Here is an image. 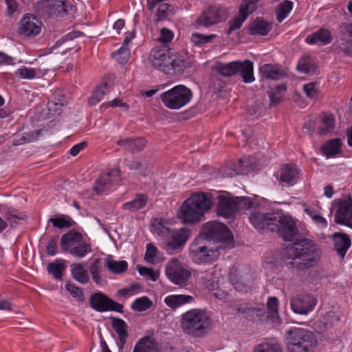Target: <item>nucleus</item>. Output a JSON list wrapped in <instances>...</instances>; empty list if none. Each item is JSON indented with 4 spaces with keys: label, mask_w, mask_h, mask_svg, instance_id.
Here are the masks:
<instances>
[{
    "label": "nucleus",
    "mask_w": 352,
    "mask_h": 352,
    "mask_svg": "<svg viewBox=\"0 0 352 352\" xmlns=\"http://www.w3.org/2000/svg\"><path fill=\"white\" fill-rule=\"evenodd\" d=\"M288 264L291 267L305 270L317 264L321 258L322 251L313 240L302 239L289 245L285 250Z\"/></svg>",
    "instance_id": "obj_1"
},
{
    "label": "nucleus",
    "mask_w": 352,
    "mask_h": 352,
    "mask_svg": "<svg viewBox=\"0 0 352 352\" xmlns=\"http://www.w3.org/2000/svg\"><path fill=\"white\" fill-rule=\"evenodd\" d=\"M212 206V197L210 194L196 192L183 203L178 217L184 223L199 222Z\"/></svg>",
    "instance_id": "obj_2"
},
{
    "label": "nucleus",
    "mask_w": 352,
    "mask_h": 352,
    "mask_svg": "<svg viewBox=\"0 0 352 352\" xmlns=\"http://www.w3.org/2000/svg\"><path fill=\"white\" fill-rule=\"evenodd\" d=\"M149 61L153 68L166 74L173 72H183L188 67V63L179 55L174 54L166 46L155 47L150 53Z\"/></svg>",
    "instance_id": "obj_3"
},
{
    "label": "nucleus",
    "mask_w": 352,
    "mask_h": 352,
    "mask_svg": "<svg viewBox=\"0 0 352 352\" xmlns=\"http://www.w3.org/2000/svg\"><path fill=\"white\" fill-rule=\"evenodd\" d=\"M180 324L184 333L202 338L210 330L212 320L205 309H192L182 315Z\"/></svg>",
    "instance_id": "obj_4"
},
{
    "label": "nucleus",
    "mask_w": 352,
    "mask_h": 352,
    "mask_svg": "<svg viewBox=\"0 0 352 352\" xmlns=\"http://www.w3.org/2000/svg\"><path fill=\"white\" fill-rule=\"evenodd\" d=\"M241 204H243L244 210L250 212L249 220L256 230L275 231L277 217L274 213L263 212L261 207L248 197H245Z\"/></svg>",
    "instance_id": "obj_5"
},
{
    "label": "nucleus",
    "mask_w": 352,
    "mask_h": 352,
    "mask_svg": "<svg viewBox=\"0 0 352 352\" xmlns=\"http://www.w3.org/2000/svg\"><path fill=\"white\" fill-rule=\"evenodd\" d=\"M223 250L213 244L211 240H206L198 236L189 248L190 257L195 263H208L216 261Z\"/></svg>",
    "instance_id": "obj_6"
},
{
    "label": "nucleus",
    "mask_w": 352,
    "mask_h": 352,
    "mask_svg": "<svg viewBox=\"0 0 352 352\" xmlns=\"http://www.w3.org/2000/svg\"><path fill=\"white\" fill-rule=\"evenodd\" d=\"M199 236H203L206 240H211L216 246L223 251L233 248V235L223 223L210 221L206 223Z\"/></svg>",
    "instance_id": "obj_7"
},
{
    "label": "nucleus",
    "mask_w": 352,
    "mask_h": 352,
    "mask_svg": "<svg viewBox=\"0 0 352 352\" xmlns=\"http://www.w3.org/2000/svg\"><path fill=\"white\" fill-rule=\"evenodd\" d=\"M289 352H310L317 344L314 335L307 329L294 328L287 333Z\"/></svg>",
    "instance_id": "obj_8"
},
{
    "label": "nucleus",
    "mask_w": 352,
    "mask_h": 352,
    "mask_svg": "<svg viewBox=\"0 0 352 352\" xmlns=\"http://www.w3.org/2000/svg\"><path fill=\"white\" fill-rule=\"evenodd\" d=\"M215 68L219 74L225 77H230L240 73L244 82L250 83L254 80L253 63L249 60L227 63H218Z\"/></svg>",
    "instance_id": "obj_9"
},
{
    "label": "nucleus",
    "mask_w": 352,
    "mask_h": 352,
    "mask_svg": "<svg viewBox=\"0 0 352 352\" xmlns=\"http://www.w3.org/2000/svg\"><path fill=\"white\" fill-rule=\"evenodd\" d=\"M192 98V91L183 85H176L160 94V99L164 105L172 110L182 109L190 102Z\"/></svg>",
    "instance_id": "obj_10"
},
{
    "label": "nucleus",
    "mask_w": 352,
    "mask_h": 352,
    "mask_svg": "<svg viewBox=\"0 0 352 352\" xmlns=\"http://www.w3.org/2000/svg\"><path fill=\"white\" fill-rule=\"evenodd\" d=\"M82 234L78 232H68L61 236L60 246L62 250L64 252L69 251L76 258H84L87 254L91 253L92 250L91 245L82 241Z\"/></svg>",
    "instance_id": "obj_11"
},
{
    "label": "nucleus",
    "mask_w": 352,
    "mask_h": 352,
    "mask_svg": "<svg viewBox=\"0 0 352 352\" xmlns=\"http://www.w3.org/2000/svg\"><path fill=\"white\" fill-rule=\"evenodd\" d=\"M165 274L171 283L180 287L188 285L192 277L190 270L184 266L177 258H171L168 261Z\"/></svg>",
    "instance_id": "obj_12"
},
{
    "label": "nucleus",
    "mask_w": 352,
    "mask_h": 352,
    "mask_svg": "<svg viewBox=\"0 0 352 352\" xmlns=\"http://www.w3.org/2000/svg\"><path fill=\"white\" fill-rule=\"evenodd\" d=\"M245 197L234 198L228 192H223L217 197V214L226 219H232L239 209L244 210L242 199Z\"/></svg>",
    "instance_id": "obj_13"
},
{
    "label": "nucleus",
    "mask_w": 352,
    "mask_h": 352,
    "mask_svg": "<svg viewBox=\"0 0 352 352\" xmlns=\"http://www.w3.org/2000/svg\"><path fill=\"white\" fill-rule=\"evenodd\" d=\"M228 17V10L221 6H210L196 19V23L200 26L208 28L225 21Z\"/></svg>",
    "instance_id": "obj_14"
},
{
    "label": "nucleus",
    "mask_w": 352,
    "mask_h": 352,
    "mask_svg": "<svg viewBox=\"0 0 352 352\" xmlns=\"http://www.w3.org/2000/svg\"><path fill=\"white\" fill-rule=\"evenodd\" d=\"M42 28V22L32 14H25L20 20L17 28L19 35L32 38L38 36Z\"/></svg>",
    "instance_id": "obj_15"
},
{
    "label": "nucleus",
    "mask_w": 352,
    "mask_h": 352,
    "mask_svg": "<svg viewBox=\"0 0 352 352\" xmlns=\"http://www.w3.org/2000/svg\"><path fill=\"white\" fill-rule=\"evenodd\" d=\"M67 0H37L35 8L38 13L48 16H63L67 12Z\"/></svg>",
    "instance_id": "obj_16"
},
{
    "label": "nucleus",
    "mask_w": 352,
    "mask_h": 352,
    "mask_svg": "<svg viewBox=\"0 0 352 352\" xmlns=\"http://www.w3.org/2000/svg\"><path fill=\"white\" fill-rule=\"evenodd\" d=\"M91 307L97 311L105 312L113 311L123 312V305L111 300L101 292L93 294L90 298Z\"/></svg>",
    "instance_id": "obj_17"
},
{
    "label": "nucleus",
    "mask_w": 352,
    "mask_h": 352,
    "mask_svg": "<svg viewBox=\"0 0 352 352\" xmlns=\"http://www.w3.org/2000/svg\"><path fill=\"white\" fill-rule=\"evenodd\" d=\"M275 230L286 241H292L298 234L296 223L290 216H283L277 219Z\"/></svg>",
    "instance_id": "obj_18"
},
{
    "label": "nucleus",
    "mask_w": 352,
    "mask_h": 352,
    "mask_svg": "<svg viewBox=\"0 0 352 352\" xmlns=\"http://www.w3.org/2000/svg\"><path fill=\"white\" fill-rule=\"evenodd\" d=\"M189 237V230L182 228L170 230V233L163 239L164 243L170 250H177L182 247Z\"/></svg>",
    "instance_id": "obj_19"
},
{
    "label": "nucleus",
    "mask_w": 352,
    "mask_h": 352,
    "mask_svg": "<svg viewBox=\"0 0 352 352\" xmlns=\"http://www.w3.org/2000/svg\"><path fill=\"white\" fill-rule=\"evenodd\" d=\"M335 221L346 226H350V223H352V197L351 196L339 201Z\"/></svg>",
    "instance_id": "obj_20"
},
{
    "label": "nucleus",
    "mask_w": 352,
    "mask_h": 352,
    "mask_svg": "<svg viewBox=\"0 0 352 352\" xmlns=\"http://www.w3.org/2000/svg\"><path fill=\"white\" fill-rule=\"evenodd\" d=\"M316 300L311 295L297 296L291 300L292 310L299 314H307L316 306Z\"/></svg>",
    "instance_id": "obj_21"
},
{
    "label": "nucleus",
    "mask_w": 352,
    "mask_h": 352,
    "mask_svg": "<svg viewBox=\"0 0 352 352\" xmlns=\"http://www.w3.org/2000/svg\"><path fill=\"white\" fill-rule=\"evenodd\" d=\"M197 276L201 283L209 291H215L218 289L220 273L216 267L199 272Z\"/></svg>",
    "instance_id": "obj_22"
},
{
    "label": "nucleus",
    "mask_w": 352,
    "mask_h": 352,
    "mask_svg": "<svg viewBox=\"0 0 352 352\" xmlns=\"http://www.w3.org/2000/svg\"><path fill=\"white\" fill-rule=\"evenodd\" d=\"M331 41L332 35L331 32L322 28L305 38V42L309 45H326L330 43Z\"/></svg>",
    "instance_id": "obj_23"
},
{
    "label": "nucleus",
    "mask_w": 352,
    "mask_h": 352,
    "mask_svg": "<svg viewBox=\"0 0 352 352\" xmlns=\"http://www.w3.org/2000/svg\"><path fill=\"white\" fill-rule=\"evenodd\" d=\"M299 170L296 166L285 165L281 168L280 181L285 183L288 186L294 185L299 179Z\"/></svg>",
    "instance_id": "obj_24"
},
{
    "label": "nucleus",
    "mask_w": 352,
    "mask_h": 352,
    "mask_svg": "<svg viewBox=\"0 0 352 352\" xmlns=\"http://www.w3.org/2000/svg\"><path fill=\"white\" fill-rule=\"evenodd\" d=\"M335 249L338 254L344 256L351 246L349 236L342 232H335L332 236Z\"/></svg>",
    "instance_id": "obj_25"
},
{
    "label": "nucleus",
    "mask_w": 352,
    "mask_h": 352,
    "mask_svg": "<svg viewBox=\"0 0 352 352\" xmlns=\"http://www.w3.org/2000/svg\"><path fill=\"white\" fill-rule=\"evenodd\" d=\"M116 181V177L113 178V171L104 173L96 181L94 190L98 195L105 193Z\"/></svg>",
    "instance_id": "obj_26"
},
{
    "label": "nucleus",
    "mask_w": 352,
    "mask_h": 352,
    "mask_svg": "<svg viewBox=\"0 0 352 352\" xmlns=\"http://www.w3.org/2000/svg\"><path fill=\"white\" fill-rule=\"evenodd\" d=\"M272 28L271 23L261 18H257L250 23L248 31L251 35L265 36Z\"/></svg>",
    "instance_id": "obj_27"
},
{
    "label": "nucleus",
    "mask_w": 352,
    "mask_h": 352,
    "mask_svg": "<svg viewBox=\"0 0 352 352\" xmlns=\"http://www.w3.org/2000/svg\"><path fill=\"white\" fill-rule=\"evenodd\" d=\"M117 144L122 146L124 149L131 152H140L145 147L146 141L142 138H126L118 140Z\"/></svg>",
    "instance_id": "obj_28"
},
{
    "label": "nucleus",
    "mask_w": 352,
    "mask_h": 352,
    "mask_svg": "<svg viewBox=\"0 0 352 352\" xmlns=\"http://www.w3.org/2000/svg\"><path fill=\"white\" fill-rule=\"evenodd\" d=\"M112 327L118 335L119 347L122 349L128 337V325L122 319L114 318L112 319Z\"/></svg>",
    "instance_id": "obj_29"
},
{
    "label": "nucleus",
    "mask_w": 352,
    "mask_h": 352,
    "mask_svg": "<svg viewBox=\"0 0 352 352\" xmlns=\"http://www.w3.org/2000/svg\"><path fill=\"white\" fill-rule=\"evenodd\" d=\"M193 300L194 298L190 295L173 294L166 296L164 299V302L170 308L175 309L185 304L190 303Z\"/></svg>",
    "instance_id": "obj_30"
},
{
    "label": "nucleus",
    "mask_w": 352,
    "mask_h": 352,
    "mask_svg": "<svg viewBox=\"0 0 352 352\" xmlns=\"http://www.w3.org/2000/svg\"><path fill=\"white\" fill-rule=\"evenodd\" d=\"M342 141L340 138L332 139L321 146V153L327 158L333 157L341 152Z\"/></svg>",
    "instance_id": "obj_31"
},
{
    "label": "nucleus",
    "mask_w": 352,
    "mask_h": 352,
    "mask_svg": "<svg viewBox=\"0 0 352 352\" xmlns=\"http://www.w3.org/2000/svg\"><path fill=\"white\" fill-rule=\"evenodd\" d=\"M262 78L278 80L283 76V72L277 66L271 64H265L259 68Z\"/></svg>",
    "instance_id": "obj_32"
},
{
    "label": "nucleus",
    "mask_w": 352,
    "mask_h": 352,
    "mask_svg": "<svg viewBox=\"0 0 352 352\" xmlns=\"http://www.w3.org/2000/svg\"><path fill=\"white\" fill-rule=\"evenodd\" d=\"M168 222L163 219L162 218H156L152 221V229L151 232L154 234H157V236L162 238L163 240L168 233H170V228L168 227Z\"/></svg>",
    "instance_id": "obj_33"
},
{
    "label": "nucleus",
    "mask_w": 352,
    "mask_h": 352,
    "mask_svg": "<svg viewBox=\"0 0 352 352\" xmlns=\"http://www.w3.org/2000/svg\"><path fill=\"white\" fill-rule=\"evenodd\" d=\"M157 346V340L152 336H145L135 344L133 352H152Z\"/></svg>",
    "instance_id": "obj_34"
},
{
    "label": "nucleus",
    "mask_w": 352,
    "mask_h": 352,
    "mask_svg": "<svg viewBox=\"0 0 352 352\" xmlns=\"http://www.w3.org/2000/svg\"><path fill=\"white\" fill-rule=\"evenodd\" d=\"M148 200V196L145 194H138L133 200L124 203L122 205V208L129 212H135L143 208L146 205Z\"/></svg>",
    "instance_id": "obj_35"
},
{
    "label": "nucleus",
    "mask_w": 352,
    "mask_h": 352,
    "mask_svg": "<svg viewBox=\"0 0 352 352\" xmlns=\"http://www.w3.org/2000/svg\"><path fill=\"white\" fill-rule=\"evenodd\" d=\"M47 72V69H41L36 68H30L25 66H22L16 71V76L22 79L32 80L36 76L40 77L43 76Z\"/></svg>",
    "instance_id": "obj_36"
},
{
    "label": "nucleus",
    "mask_w": 352,
    "mask_h": 352,
    "mask_svg": "<svg viewBox=\"0 0 352 352\" xmlns=\"http://www.w3.org/2000/svg\"><path fill=\"white\" fill-rule=\"evenodd\" d=\"M105 265L113 274H121L128 268V263L125 261H115L111 256L105 258Z\"/></svg>",
    "instance_id": "obj_37"
},
{
    "label": "nucleus",
    "mask_w": 352,
    "mask_h": 352,
    "mask_svg": "<svg viewBox=\"0 0 352 352\" xmlns=\"http://www.w3.org/2000/svg\"><path fill=\"white\" fill-rule=\"evenodd\" d=\"M71 272L73 278L81 284H86L89 280L87 271L80 263H76L71 265Z\"/></svg>",
    "instance_id": "obj_38"
},
{
    "label": "nucleus",
    "mask_w": 352,
    "mask_h": 352,
    "mask_svg": "<svg viewBox=\"0 0 352 352\" xmlns=\"http://www.w3.org/2000/svg\"><path fill=\"white\" fill-rule=\"evenodd\" d=\"M239 311H241V313L244 314L245 317L250 318L254 320H261L265 316V307L263 306L260 307H252L245 306V307L240 308Z\"/></svg>",
    "instance_id": "obj_39"
},
{
    "label": "nucleus",
    "mask_w": 352,
    "mask_h": 352,
    "mask_svg": "<svg viewBox=\"0 0 352 352\" xmlns=\"http://www.w3.org/2000/svg\"><path fill=\"white\" fill-rule=\"evenodd\" d=\"M253 352H282V349L276 341L266 340L254 346Z\"/></svg>",
    "instance_id": "obj_40"
},
{
    "label": "nucleus",
    "mask_w": 352,
    "mask_h": 352,
    "mask_svg": "<svg viewBox=\"0 0 352 352\" xmlns=\"http://www.w3.org/2000/svg\"><path fill=\"white\" fill-rule=\"evenodd\" d=\"M293 9V2L291 1L285 0L281 2L276 10V19L279 23H281L284 19H285Z\"/></svg>",
    "instance_id": "obj_41"
},
{
    "label": "nucleus",
    "mask_w": 352,
    "mask_h": 352,
    "mask_svg": "<svg viewBox=\"0 0 352 352\" xmlns=\"http://www.w3.org/2000/svg\"><path fill=\"white\" fill-rule=\"evenodd\" d=\"M153 305V302L147 296L136 298L131 305L133 311L142 312L149 309Z\"/></svg>",
    "instance_id": "obj_42"
},
{
    "label": "nucleus",
    "mask_w": 352,
    "mask_h": 352,
    "mask_svg": "<svg viewBox=\"0 0 352 352\" xmlns=\"http://www.w3.org/2000/svg\"><path fill=\"white\" fill-rule=\"evenodd\" d=\"M47 272L56 280H61L65 265L61 260H56L47 265Z\"/></svg>",
    "instance_id": "obj_43"
},
{
    "label": "nucleus",
    "mask_w": 352,
    "mask_h": 352,
    "mask_svg": "<svg viewBox=\"0 0 352 352\" xmlns=\"http://www.w3.org/2000/svg\"><path fill=\"white\" fill-rule=\"evenodd\" d=\"M297 69L302 73L310 74L315 72L316 66L310 58H302L298 61Z\"/></svg>",
    "instance_id": "obj_44"
},
{
    "label": "nucleus",
    "mask_w": 352,
    "mask_h": 352,
    "mask_svg": "<svg viewBox=\"0 0 352 352\" xmlns=\"http://www.w3.org/2000/svg\"><path fill=\"white\" fill-rule=\"evenodd\" d=\"M335 128V119L332 115L326 114L322 120V126L319 130L320 135L331 132Z\"/></svg>",
    "instance_id": "obj_45"
},
{
    "label": "nucleus",
    "mask_w": 352,
    "mask_h": 352,
    "mask_svg": "<svg viewBox=\"0 0 352 352\" xmlns=\"http://www.w3.org/2000/svg\"><path fill=\"white\" fill-rule=\"evenodd\" d=\"M102 268V261L100 258H96L89 267V271L93 280L100 285L102 283V278L100 276Z\"/></svg>",
    "instance_id": "obj_46"
},
{
    "label": "nucleus",
    "mask_w": 352,
    "mask_h": 352,
    "mask_svg": "<svg viewBox=\"0 0 352 352\" xmlns=\"http://www.w3.org/2000/svg\"><path fill=\"white\" fill-rule=\"evenodd\" d=\"M158 254L159 251L157 247L148 243L146 245L144 260L148 263L155 264L158 262Z\"/></svg>",
    "instance_id": "obj_47"
},
{
    "label": "nucleus",
    "mask_w": 352,
    "mask_h": 352,
    "mask_svg": "<svg viewBox=\"0 0 352 352\" xmlns=\"http://www.w3.org/2000/svg\"><path fill=\"white\" fill-rule=\"evenodd\" d=\"M257 1L258 0H243L240 6L239 13L248 18L256 9Z\"/></svg>",
    "instance_id": "obj_48"
},
{
    "label": "nucleus",
    "mask_w": 352,
    "mask_h": 352,
    "mask_svg": "<svg viewBox=\"0 0 352 352\" xmlns=\"http://www.w3.org/2000/svg\"><path fill=\"white\" fill-rule=\"evenodd\" d=\"M215 37V34L204 35L200 33H193L190 36V41L195 45L199 46L211 42Z\"/></svg>",
    "instance_id": "obj_49"
},
{
    "label": "nucleus",
    "mask_w": 352,
    "mask_h": 352,
    "mask_svg": "<svg viewBox=\"0 0 352 352\" xmlns=\"http://www.w3.org/2000/svg\"><path fill=\"white\" fill-rule=\"evenodd\" d=\"M142 289L140 283H133L129 287L122 288L118 291V295L120 297H130L138 294Z\"/></svg>",
    "instance_id": "obj_50"
},
{
    "label": "nucleus",
    "mask_w": 352,
    "mask_h": 352,
    "mask_svg": "<svg viewBox=\"0 0 352 352\" xmlns=\"http://www.w3.org/2000/svg\"><path fill=\"white\" fill-rule=\"evenodd\" d=\"M286 91V87L283 85L277 86L274 90L270 92V105L276 104L280 102L283 94Z\"/></svg>",
    "instance_id": "obj_51"
},
{
    "label": "nucleus",
    "mask_w": 352,
    "mask_h": 352,
    "mask_svg": "<svg viewBox=\"0 0 352 352\" xmlns=\"http://www.w3.org/2000/svg\"><path fill=\"white\" fill-rule=\"evenodd\" d=\"M137 269L139 274L141 276L146 277L147 279L156 281L159 278V272L157 271H155L153 268L138 266Z\"/></svg>",
    "instance_id": "obj_52"
},
{
    "label": "nucleus",
    "mask_w": 352,
    "mask_h": 352,
    "mask_svg": "<svg viewBox=\"0 0 352 352\" xmlns=\"http://www.w3.org/2000/svg\"><path fill=\"white\" fill-rule=\"evenodd\" d=\"M113 58L119 63H124L130 57V51L128 47L122 46L118 51L113 54Z\"/></svg>",
    "instance_id": "obj_53"
},
{
    "label": "nucleus",
    "mask_w": 352,
    "mask_h": 352,
    "mask_svg": "<svg viewBox=\"0 0 352 352\" xmlns=\"http://www.w3.org/2000/svg\"><path fill=\"white\" fill-rule=\"evenodd\" d=\"M269 316L274 318L278 316V300L276 297H270L267 303Z\"/></svg>",
    "instance_id": "obj_54"
},
{
    "label": "nucleus",
    "mask_w": 352,
    "mask_h": 352,
    "mask_svg": "<svg viewBox=\"0 0 352 352\" xmlns=\"http://www.w3.org/2000/svg\"><path fill=\"white\" fill-rule=\"evenodd\" d=\"M107 87V83L105 82L102 85L99 86L91 97L89 99V103L91 105H94L97 103H98L102 98L103 96L106 94V91L104 90Z\"/></svg>",
    "instance_id": "obj_55"
},
{
    "label": "nucleus",
    "mask_w": 352,
    "mask_h": 352,
    "mask_svg": "<svg viewBox=\"0 0 352 352\" xmlns=\"http://www.w3.org/2000/svg\"><path fill=\"white\" fill-rule=\"evenodd\" d=\"M246 19L247 18H245V15L243 16L241 13H239L238 16H235L232 21H230L228 34H230L232 32L239 29Z\"/></svg>",
    "instance_id": "obj_56"
},
{
    "label": "nucleus",
    "mask_w": 352,
    "mask_h": 352,
    "mask_svg": "<svg viewBox=\"0 0 352 352\" xmlns=\"http://www.w3.org/2000/svg\"><path fill=\"white\" fill-rule=\"evenodd\" d=\"M303 89L306 96L311 99H315L318 96V89L315 82L305 84L303 86Z\"/></svg>",
    "instance_id": "obj_57"
},
{
    "label": "nucleus",
    "mask_w": 352,
    "mask_h": 352,
    "mask_svg": "<svg viewBox=\"0 0 352 352\" xmlns=\"http://www.w3.org/2000/svg\"><path fill=\"white\" fill-rule=\"evenodd\" d=\"M229 278L234 288L238 291H244L248 286L247 284L243 283V280L241 278L238 280L236 275L232 272L230 273Z\"/></svg>",
    "instance_id": "obj_58"
},
{
    "label": "nucleus",
    "mask_w": 352,
    "mask_h": 352,
    "mask_svg": "<svg viewBox=\"0 0 352 352\" xmlns=\"http://www.w3.org/2000/svg\"><path fill=\"white\" fill-rule=\"evenodd\" d=\"M50 221L52 223L53 226L59 229L64 228H69L71 223L69 221L63 217L51 218Z\"/></svg>",
    "instance_id": "obj_59"
},
{
    "label": "nucleus",
    "mask_w": 352,
    "mask_h": 352,
    "mask_svg": "<svg viewBox=\"0 0 352 352\" xmlns=\"http://www.w3.org/2000/svg\"><path fill=\"white\" fill-rule=\"evenodd\" d=\"M24 215H17L8 212L5 214L6 220L10 224L11 226H16L20 221L24 219Z\"/></svg>",
    "instance_id": "obj_60"
},
{
    "label": "nucleus",
    "mask_w": 352,
    "mask_h": 352,
    "mask_svg": "<svg viewBox=\"0 0 352 352\" xmlns=\"http://www.w3.org/2000/svg\"><path fill=\"white\" fill-rule=\"evenodd\" d=\"M170 12V6L167 3H162L157 6L156 14L159 19H163Z\"/></svg>",
    "instance_id": "obj_61"
},
{
    "label": "nucleus",
    "mask_w": 352,
    "mask_h": 352,
    "mask_svg": "<svg viewBox=\"0 0 352 352\" xmlns=\"http://www.w3.org/2000/svg\"><path fill=\"white\" fill-rule=\"evenodd\" d=\"M46 253L49 256H54L57 254V237L48 241L46 245Z\"/></svg>",
    "instance_id": "obj_62"
},
{
    "label": "nucleus",
    "mask_w": 352,
    "mask_h": 352,
    "mask_svg": "<svg viewBox=\"0 0 352 352\" xmlns=\"http://www.w3.org/2000/svg\"><path fill=\"white\" fill-rule=\"evenodd\" d=\"M173 38V33L172 31L167 28H162L160 31V36L158 41L162 43H170Z\"/></svg>",
    "instance_id": "obj_63"
},
{
    "label": "nucleus",
    "mask_w": 352,
    "mask_h": 352,
    "mask_svg": "<svg viewBox=\"0 0 352 352\" xmlns=\"http://www.w3.org/2000/svg\"><path fill=\"white\" fill-rule=\"evenodd\" d=\"M65 288L74 297H78L82 294L78 287L72 283H67Z\"/></svg>",
    "instance_id": "obj_64"
}]
</instances>
